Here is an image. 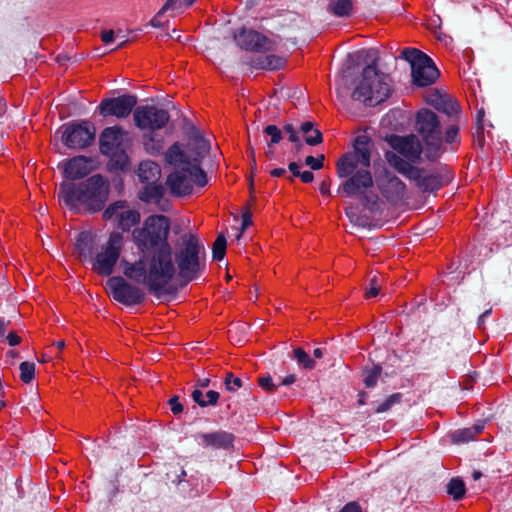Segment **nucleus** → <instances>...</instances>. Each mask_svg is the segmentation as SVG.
Returning a JSON list of instances; mask_svg holds the SVG:
<instances>
[{
    "label": "nucleus",
    "instance_id": "1",
    "mask_svg": "<svg viewBox=\"0 0 512 512\" xmlns=\"http://www.w3.org/2000/svg\"><path fill=\"white\" fill-rule=\"evenodd\" d=\"M169 231L167 217L149 216L141 227L132 232L133 242L142 256L134 262L121 261L123 274L155 295L164 292L176 275L173 248L168 241Z\"/></svg>",
    "mask_w": 512,
    "mask_h": 512
},
{
    "label": "nucleus",
    "instance_id": "2",
    "mask_svg": "<svg viewBox=\"0 0 512 512\" xmlns=\"http://www.w3.org/2000/svg\"><path fill=\"white\" fill-rule=\"evenodd\" d=\"M210 148V142L198 131H193L186 143L177 142L169 147L165 160L174 170L167 178V185L173 194L188 195L194 185L204 187L208 183L201 164Z\"/></svg>",
    "mask_w": 512,
    "mask_h": 512
},
{
    "label": "nucleus",
    "instance_id": "3",
    "mask_svg": "<svg viewBox=\"0 0 512 512\" xmlns=\"http://www.w3.org/2000/svg\"><path fill=\"white\" fill-rule=\"evenodd\" d=\"M373 143L367 135H359L354 141V149L343 155L337 162V174L347 180L339 188L346 196L356 195L367 205H375L378 202L377 194L371 189L374 186L372 175L369 171Z\"/></svg>",
    "mask_w": 512,
    "mask_h": 512
},
{
    "label": "nucleus",
    "instance_id": "4",
    "mask_svg": "<svg viewBox=\"0 0 512 512\" xmlns=\"http://www.w3.org/2000/svg\"><path fill=\"white\" fill-rule=\"evenodd\" d=\"M109 195V184L101 175H93L79 184L64 182L58 191L59 202L75 212L100 211Z\"/></svg>",
    "mask_w": 512,
    "mask_h": 512
},
{
    "label": "nucleus",
    "instance_id": "5",
    "mask_svg": "<svg viewBox=\"0 0 512 512\" xmlns=\"http://www.w3.org/2000/svg\"><path fill=\"white\" fill-rule=\"evenodd\" d=\"M390 91L389 76L379 72L375 65H368L364 68L352 96L355 100L372 106L385 101Z\"/></svg>",
    "mask_w": 512,
    "mask_h": 512
},
{
    "label": "nucleus",
    "instance_id": "6",
    "mask_svg": "<svg viewBox=\"0 0 512 512\" xmlns=\"http://www.w3.org/2000/svg\"><path fill=\"white\" fill-rule=\"evenodd\" d=\"M176 272L181 279L190 282L198 278L205 269V251L197 238L190 235L184 239L183 246L173 253Z\"/></svg>",
    "mask_w": 512,
    "mask_h": 512
},
{
    "label": "nucleus",
    "instance_id": "7",
    "mask_svg": "<svg viewBox=\"0 0 512 512\" xmlns=\"http://www.w3.org/2000/svg\"><path fill=\"white\" fill-rule=\"evenodd\" d=\"M415 129L424 142V153L428 159H436L443 152V137L437 115L422 109L417 113Z\"/></svg>",
    "mask_w": 512,
    "mask_h": 512
},
{
    "label": "nucleus",
    "instance_id": "8",
    "mask_svg": "<svg viewBox=\"0 0 512 512\" xmlns=\"http://www.w3.org/2000/svg\"><path fill=\"white\" fill-rule=\"evenodd\" d=\"M401 54L410 62L413 82L417 86H429L436 81L439 71L429 56L415 48H406Z\"/></svg>",
    "mask_w": 512,
    "mask_h": 512
},
{
    "label": "nucleus",
    "instance_id": "9",
    "mask_svg": "<svg viewBox=\"0 0 512 512\" xmlns=\"http://www.w3.org/2000/svg\"><path fill=\"white\" fill-rule=\"evenodd\" d=\"M124 237L119 232H112L107 242L96 254L93 260V270L102 276L112 274L114 267L119 260L123 247Z\"/></svg>",
    "mask_w": 512,
    "mask_h": 512
},
{
    "label": "nucleus",
    "instance_id": "10",
    "mask_svg": "<svg viewBox=\"0 0 512 512\" xmlns=\"http://www.w3.org/2000/svg\"><path fill=\"white\" fill-rule=\"evenodd\" d=\"M64 145L73 149H82L91 144L95 136V129L88 122L69 123L56 131Z\"/></svg>",
    "mask_w": 512,
    "mask_h": 512
},
{
    "label": "nucleus",
    "instance_id": "11",
    "mask_svg": "<svg viewBox=\"0 0 512 512\" xmlns=\"http://www.w3.org/2000/svg\"><path fill=\"white\" fill-rule=\"evenodd\" d=\"M107 287L113 299L126 306H135L145 299L144 291L122 277H111L107 281Z\"/></svg>",
    "mask_w": 512,
    "mask_h": 512
},
{
    "label": "nucleus",
    "instance_id": "12",
    "mask_svg": "<svg viewBox=\"0 0 512 512\" xmlns=\"http://www.w3.org/2000/svg\"><path fill=\"white\" fill-rule=\"evenodd\" d=\"M135 125L142 130H158L169 121V113L156 106H138L133 114Z\"/></svg>",
    "mask_w": 512,
    "mask_h": 512
},
{
    "label": "nucleus",
    "instance_id": "13",
    "mask_svg": "<svg viewBox=\"0 0 512 512\" xmlns=\"http://www.w3.org/2000/svg\"><path fill=\"white\" fill-rule=\"evenodd\" d=\"M103 218L117 224L123 231H129L131 227L139 223L140 213L138 210L130 208L126 201H117L105 209Z\"/></svg>",
    "mask_w": 512,
    "mask_h": 512
},
{
    "label": "nucleus",
    "instance_id": "14",
    "mask_svg": "<svg viewBox=\"0 0 512 512\" xmlns=\"http://www.w3.org/2000/svg\"><path fill=\"white\" fill-rule=\"evenodd\" d=\"M234 38L239 47L249 51H272L276 46L273 40L251 29H242L238 34L234 35Z\"/></svg>",
    "mask_w": 512,
    "mask_h": 512
},
{
    "label": "nucleus",
    "instance_id": "15",
    "mask_svg": "<svg viewBox=\"0 0 512 512\" xmlns=\"http://www.w3.org/2000/svg\"><path fill=\"white\" fill-rule=\"evenodd\" d=\"M137 99L132 95H122L116 98L103 99L99 105L100 113L103 116H115L117 118L127 117Z\"/></svg>",
    "mask_w": 512,
    "mask_h": 512
},
{
    "label": "nucleus",
    "instance_id": "16",
    "mask_svg": "<svg viewBox=\"0 0 512 512\" xmlns=\"http://www.w3.org/2000/svg\"><path fill=\"white\" fill-rule=\"evenodd\" d=\"M128 133L118 126L107 127L100 135V151L107 156H115L123 151Z\"/></svg>",
    "mask_w": 512,
    "mask_h": 512
},
{
    "label": "nucleus",
    "instance_id": "17",
    "mask_svg": "<svg viewBox=\"0 0 512 512\" xmlns=\"http://www.w3.org/2000/svg\"><path fill=\"white\" fill-rule=\"evenodd\" d=\"M377 185L387 201L398 204L405 198L406 186L396 176L385 175L377 179Z\"/></svg>",
    "mask_w": 512,
    "mask_h": 512
},
{
    "label": "nucleus",
    "instance_id": "18",
    "mask_svg": "<svg viewBox=\"0 0 512 512\" xmlns=\"http://www.w3.org/2000/svg\"><path fill=\"white\" fill-rule=\"evenodd\" d=\"M389 143L393 149L410 160L418 159L420 154L424 152V148H422L418 137L415 135L392 136Z\"/></svg>",
    "mask_w": 512,
    "mask_h": 512
},
{
    "label": "nucleus",
    "instance_id": "19",
    "mask_svg": "<svg viewBox=\"0 0 512 512\" xmlns=\"http://www.w3.org/2000/svg\"><path fill=\"white\" fill-rule=\"evenodd\" d=\"M63 171L68 179L83 178L91 172V160L84 156H76L63 164Z\"/></svg>",
    "mask_w": 512,
    "mask_h": 512
},
{
    "label": "nucleus",
    "instance_id": "20",
    "mask_svg": "<svg viewBox=\"0 0 512 512\" xmlns=\"http://www.w3.org/2000/svg\"><path fill=\"white\" fill-rule=\"evenodd\" d=\"M411 180H414L417 187L423 192L436 191L443 185L442 178L439 174L430 173L422 169H419V175L417 177H411Z\"/></svg>",
    "mask_w": 512,
    "mask_h": 512
},
{
    "label": "nucleus",
    "instance_id": "21",
    "mask_svg": "<svg viewBox=\"0 0 512 512\" xmlns=\"http://www.w3.org/2000/svg\"><path fill=\"white\" fill-rule=\"evenodd\" d=\"M386 160L399 173L403 174L409 179H411V177H417L419 175V168L412 166L409 162H407L394 152H387Z\"/></svg>",
    "mask_w": 512,
    "mask_h": 512
},
{
    "label": "nucleus",
    "instance_id": "22",
    "mask_svg": "<svg viewBox=\"0 0 512 512\" xmlns=\"http://www.w3.org/2000/svg\"><path fill=\"white\" fill-rule=\"evenodd\" d=\"M161 175L159 165L154 161H143L139 165L138 177L142 183L157 182Z\"/></svg>",
    "mask_w": 512,
    "mask_h": 512
},
{
    "label": "nucleus",
    "instance_id": "23",
    "mask_svg": "<svg viewBox=\"0 0 512 512\" xmlns=\"http://www.w3.org/2000/svg\"><path fill=\"white\" fill-rule=\"evenodd\" d=\"M285 59L277 55H260L252 60V65L258 69L276 70L283 67Z\"/></svg>",
    "mask_w": 512,
    "mask_h": 512
},
{
    "label": "nucleus",
    "instance_id": "24",
    "mask_svg": "<svg viewBox=\"0 0 512 512\" xmlns=\"http://www.w3.org/2000/svg\"><path fill=\"white\" fill-rule=\"evenodd\" d=\"M205 445L215 448H227L232 444L233 437L226 432H216L202 435Z\"/></svg>",
    "mask_w": 512,
    "mask_h": 512
},
{
    "label": "nucleus",
    "instance_id": "25",
    "mask_svg": "<svg viewBox=\"0 0 512 512\" xmlns=\"http://www.w3.org/2000/svg\"><path fill=\"white\" fill-rule=\"evenodd\" d=\"M164 188L157 182L146 183L140 192V199L145 202H158L163 196Z\"/></svg>",
    "mask_w": 512,
    "mask_h": 512
},
{
    "label": "nucleus",
    "instance_id": "26",
    "mask_svg": "<svg viewBox=\"0 0 512 512\" xmlns=\"http://www.w3.org/2000/svg\"><path fill=\"white\" fill-rule=\"evenodd\" d=\"M483 430L482 425H475L473 427L464 428L457 430L452 434V440L454 443H466L469 442L481 433Z\"/></svg>",
    "mask_w": 512,
    "mask_h": 512
},
{
    "label": "nucleus",
    "instance_id": "27",
    "mask_svg": "<svg viewBox=\"0 0 512 512\" xmlns=\"http://www.w3.org/2000/svg\"><path fill=\"white\" fill-rule=\"evenodd\" d=\"M300 130L305 136V141L308 145L314 146L322 142V134L318 129L314 128L312 122L307 121L302 123Z\"/></svg>",
    "mask_w": 512,
    "mask_h": 512
},
{
    "label": "nucleus",
    "instance_id": "28",
    "mask_svg": "<svg viewBox=\"0 0 512 512\" xmlns=\"http://www.w3.org/2000/svg\"><path fill=\"white\" fill-rule=\"evenodd\" d=\"M352 0H331L329 10L336 16H348L352 10Z\"/></svg>",
    "mask_w": 512,
    "mask_h": 512
},
{
    "label": "nucleus",
    "instance_id": "29",
    "mask_svg": "<svg viewBox=\"0 0 512 512\" xmlns=\"http://www.w3.org/2000/svg\"><path fill=\"white\" fill-rule=\"evenodd\" d=\"M465 492V484L459 478H452L447 484V493L456 501L462 499Z\"/></svg>",
    "mask_w": 512,
    "mask_h": 512
},
{
    "label": "nucleus",
    "instance_id": "30",
    "mask_svg": "<svg viewBox=\"0 0 512 512\" xmlns=\"http://www.w3.org/2000/svg\"><path fill=\"white\" fill-rule=\"evenodd\" d=\"M194 2L195 0H167L161 8V13H165L169 10L172 12H180L190 7Z\"/></svg>",
    "mask_w": 512,
    "mask_h": 512
},
{
    "label": "nucleus",
    "instance_id": "31",
    "mask_svg": "<svg viewBox=\"0 0 512 512\" xmlns=\"http://www.w3.org/2000/svg\"><path fill=\"white\" fill-rule=\"evenodd\" d=\"M293 354L298 365L304 369L311 370L315 367V361L302 348L294 349Z\"/></svg>",
    "mask_w": 512,
    "mask_h": 512
},
{
    "label": "nucleus",
    "instance_id": "32",
    "mask_svg": "<svg viewBox=\"0 0 512 512\" xmlns=\"http://www.w3.org/2000/svg\"><path fill=\"white\" fill-rule=\"evenodd\" d=\"M92 241L93 239L89 232H82L79 234L76 242V248L80 255L85 256L90 252Z\"/></svg>",
    "mask_w": 512,
    "mask_h": 512
},
{
    "label": "nucleus",
    "instance_id": "33",
    "mask_svg": "<svg viewBox=\"0 0 512 512\" xmlns=\"http://www.w3.org/2000/svg\"><path fill=\"white\" fill-rule=\"evenodd\" d=\"M20 379L24 383H30L35 376V364L32 362H22L20 364Z\"/></svg>",
    "mask_w": 512,
    "mask_h": 512
},
{
    "label": "nucleus",
    "instance_id": "34",
    "mask_svg": "<svg viewBox=\"0 0 512 512\" xmlns=\"http://www.w3.org/2000/svg\"><path fill=\"white\" fill-rule=\"evenodd\" d=\"M381 374L380 366H373L371 369L364 372V384L367 388H372L377 384L378 378Z\"/></svg>",
    "mask_w": 512,
    "mask_h": 512
},
{
    "label": "nucleus",
    "instance_id": "35",
    "mask_svg": "<svg viewBox=\"0 0 512 512\" xmlns=\"http://www.w3.org/2000/svg\"><path fill=\"white\" fill-rule=\"evenodd\" d=\"M226 239L224 235H219L213 244V258L215 260H222L226 252Z\"/></svg>",
    "mask_w": 512,
    "mask_h": 512
},
{
    "label": "nucleus",
    "instance_id": "36",
    "mask_svg": "<svg viewBox=\"0 0 512 512\" xmlns=\"http://www.w3.org/2000/svg\"><path fill=\"white\" fill-rule=\"evenodd\" d=\"M264 132L267 136L270 137V141L268 142V145L271 146L272 144H277L282 139V132L281 130L275 126V125H268L265 127Z\"/></svg>",
    "mask_w": 512,
    "mask_h": 512
},
{
    "label": "nucleus",
    "instance_id": "37",
    "mask_svg": "<svg viewBox=\"0 0 512 512\" xmlns=\"http://www.w3.org/2000/svg\"><path fill=\"white\" fill-rule=\"evenodd\" d=\"M441 110L449 116L457 115L460 111L459 104L453 99L444 100Z\"/></svg>",
    "mask_w": 512,
    "mask_h": 512
},
{
    "label": "nucleus",
    "instance_id": "38",
    "mask_svg": "<svg viewBox=\"0 0 512 512\" xmlns=\"http://www.w3.org/2000/svg\"><path fill=\"white\" fill-rule=\"evenodd\" d=\"M380 287V277L377 275L372 276L369 280V288L366 290V297H376L380 291Z\"/></svg>",
    "mask_w": 512,
    "mask_h": 512
},
{
    "label": "nucleus",
    "instance_id": "39",
    "mask_svg": "<svg viewBox=\"0 0 512 512\" xmlns=\"http://www.w3.org/2000/svg\"><path fill=\"white\" fill-rule=\"evenodd\" d=\"M346 215L350 219V221L358 226H366L367 225V219L363 218L357 213L356 208L350 207L346 209Z\"/></svg>",
    "mask_w": 512,
    "mask_h": 512
},
{
    "label": "nucleus",
    "instance_id": "40",
    "mask_svg": "<svg viewBox=\"0 0 512 512\" xmlns=\"http://www.w3.org/2000/svg\"><path fill=\"white\" fill-rule=\"evenodd\" d=\"M401 399L400 394H393L389 398H387L382 404H380L376 411L377 412H385L389 410L395 403H399Z\"/></svg>",
    "mask_w": 512,
    "mask_h": 512
},
{
    "label": "nucleus",
    "instance_id": "41",
    "mask_svg": "<svg viewBox=\"0 0 512 512\" xmlns=\"http://www.w3.org/2000/svg\"><path fill=\"white\" fill-rule=\"evenodd\" d=\"M225 385L227 390L236 391L242 386V381L238 377H234L232 373H228L225 378Z\"/></svg>",
    "mask_w": 512,
    "mask_h": 512
},
{
    "label": "nucleus",
    "instance_id": "42",
    "mask_svg": "<svg viewBox=\"0 0 512 512\" xmlns=\"http://www.w3.org/2000/svg\"><path fill=\"white\" fill-rule=\"evenodd\" d=\"M459 129L456 125L449 126L445 131V142L458 143L459 142Z\"/></svg>",
    "mask_w": 512,
    "mask_h": 512
},
{
    "label": "nucleus",
    "instance_id": "43",
    "mask_svg": "<svg viewBox=\"0 0 512 512\" xmlns=\"http://www.w3.org/2000/svg\"><path fill=\"white\" fill-rule=\"evenodd\" d=\"M259 386L265 391H274L278 387V383H274L270 376L260 377L258 379Z\"/></svg>",
    "mask_w": 512,
    "mask_h": 512
},
{
    "label": "nucleus",
    "instance_id": "44",
    "mask_svg": "<svg viewBox=\"0 0 512 512\" xmlns=\"http://www.w3.org/2000/svg\"><path fill=\"white\" fill-rule=\"evenodd\" d=\"M283 130L286 134H288L289 141L295 144H298L300 142L298 132L296 131L292 124L284 125Z\"/></svg>",
    "mask_w": 512,
    "mask_h": 512
},
{
    "label": "nucleus",
    "instance_id": "45",
    "mask_svg": "<svg viewBox=\"0 0 512 512\" xmlns=\"http://www.w3.org/2000/svg\"><path fill=\"white\" fill-rule=\"evenodd\" d=\"M306 164L310 166L314 170H318L323 166V157L315 158L313 156H308L305 160Z\"/></svg>",
    "mask_w": 512,
    "mask_h": 512
},
{
    "label": "nucleus",
    "instance_id": "46",
    "mask_svg": "<svg viewBox=\"0 0 512 512\" xmlns=\"http://www.w3.org/2000/svg\"><path fill=\"white\" fill-rule=\"evenodd\" d=\"M252 224V214L249 211H245L242 214V228L240 233L237 236V239H240L242 232L248 228Z\"/></svg>",
    "mask_w": 512,
    "mask_h": 512
},
{
    "label": "nucleus",
    "instance_id": "47",
    "mask_svg": "<svg viewBox=\"0 0 512 512\" xmlns=\"http://www.w3.org/2000/svg\"><path fill=\"white\" fill-rule=\"evenodd\" d=\"M192 398L200 406H202V407H206L207 406L206 400H205V395L203 394L202 391H200L198 389L194 390L193 393H192Z\"/></svg>",
    "mask_w": 512,
    "mask_h": 512
},
{
    "label": "nucleus",
    "instance_id": "48",
    "mask_svg": "<svg viewBox=\"0 0 512 512\" xmlns=\"http://www.w3.org/2000/svg\"><path fill=\"white\" fill-rule=\"evenodd\" d=\"M219 399V393L213 390L208 391L205 394V400L206 404L208 405H215Z\"/></svg>",
    "mask_w": 512,
    "mask_h": 512
},
{
    "label": "nucleus",
    "instance_id": "49",
    "mask_svg": "<svg viewBox=\"0 0 512 512\" xmlns=\"http://www.w3.org/2000/svg\"><path fill=\"white\" fill-rule=\"evenodd\" d=\"M340 512H362L361 507L356 502L346 504Z\"/></svg>",
    "mask_w": 512,
    "mask_h": 512
},
{
    "label": "nucleus",
    "instance_id": "50",
    "mask_svg": "<svg viewBox=\"0 0 512 512\" xmlns=\"http://www.w3.org/2000/svg\"><path fill=\"white\" fill-rule=\"evenodd\" d=\"M6 340L8 342V344L10 346H16L18 344H20L21 342V337L18 336L15 332H10L7 336H6Z\"/></svg>",
    "mask_w": 512,
    "mask_h": 512
},
{
    "label": "nucleus",
    "instance_id": "51",
    "mask_svg": "<svg viewBox=\"0 0 512 512\" xmlns=\"http://www.w3.org/2000/svg\"><path fill=\"white\" fill-rule=\"evenodd\" d=\"M295 381H296V376L294 374H290L284 378H279L278 387L281 385H283V386L292 385L293 383H295Z\"/></svg>",
    "mask_w": 512,
    "mask_h": 512
},
{
    "label": "nucleus",
    "instance_id": "52",
    "mask_svg": "<svg viewBox=\"0 0 512 512\" xmlns=\"http://www.w3.org/2000/svg\"><path fill=\"white\" fill-rule=\"evenodd\" d=\"M114 39V32L112 30H108V31H103L101 33V40L105 43V44H109L113 41Z\"/></svg>",
    "mask_w": 512,
    "mask_h": 512
},
{
    "label": "nucleus",
    "instance_id": "53",
    "mask_svg": "<svg viewBox=\"0 0 512 512\" xmlns=\"http://www.w3.org/2000/svg\"><path fill=\"white\" fill-rule=\"evenodd\" d=\"M169 403L174 414H178L182 411V405L178 402L177 398L170 399Z\"/></svg>",
    "mask_w": 512,
    "mask_h": 512
},
{
    "label": "nucleus",
    "instance_id": "54",
    "mask_svg": "<svg viewBox=\"0 0 512 512\" xmlns=\"http://www.w3.org/2000/svg\"><path fill=\"white\" fill-rule=\"evenodd\" d=\"M164 13H161V9L157 12V14L151 19V25L153 27H162L163 22L161 21V17Z\"/></svg>",
    "mask_w": 512,
    "mask_h": 512
},
{
    "label": "nucleus",
    "instance_id": "55",
    "mask_svg": "<svg viewBox=\"0 0 512 512\" xmlns=\"http://www.w3.org/2000/svg\"><path fill=\"white\" fill-rule=\"evenodd\" d=\"M304 183H310L313 181V173L310 171L300 172L299 176Z\"/></svg>",
    "mask_w": 512,
    "mask_h": 512
},
{
    "label": "nucleus",
    "instance_id": "56",
    "mask_svg": "<svg viewBox=\"0 0 512 512\" xmlns=\"http://www.w3.org/2000/svg\"><path fill=\"white\" fill-rule=\"evenodd\" d=\"M19 357V354L15 350H9L6 353V362L10 364H14L15 359Z\"/></svg>",
    "mask_w": 512,
    "mask_h": 512
},
{
    "label": "nucleus",
    "instance_id": "57",
    "mask_svg": "<svg viewBox=\"0 0 512 512\" xmlns=\"http://www.w3.org/2000/svg\"><path fill=\"white\" fill-rule=\"evenodd\" d=\"M299 168H300V165L296 162H291L289 164V170L293 173V175L295 176H299L300 174V171H299Z\"/></svg>",
    "mask_w": 512,
    "mask_h": 512
},
{
    "label": "nucleus",
    "instance_id": "58",
    "mask_svg": "<svg viewBox=\"0 0 512 512\" xmlns=\"http://www.w3.org/2000/svg\"><path fill=\"white\" fill-rule=\"evenodd\" d=\"M320 192L323 195H329L330 194V186L327 182L323 181L320 185Z\"/></svg>",
    "mask_w": 512,
    "mask_h": 512
},
{
    "label": "nucleus",
    "instance_id": "59",
    "mask_svg": "<svg viewBox=\"0 0 512 512\" xmlns=\"http://www.w3.org/2000/svg\"><path fill=\"white\" fill-rule=\"evenodd\" d=\"M286 173L284 168H275L271 170L270 174L272 177H281Z\"/></svg>",
    "mask_w": 512,
    "mask_h": 512
},
{
    "label": "nucleus",
    "instance_id": "60",
    "mask_svg": "<svg viewBox=\"0 0 512 512\" xmlns=\"http://www.w3.org/2000/svg\"><path fill=\"white\" fill-rule=\"evenodd\" d=\"M6 333V323L3 319L0 318V337H5Z\"/></svg>",
    "mask_w": 512,
    "mask_h": 512
},
{
    "label": "nucleus",
    "instance_id": "61",
    "mask_svg": "<svg viewBox=\"0 0 512 512\" xmlns=\"http://www.w3.org/2000/svg\"><path fill=\"white\" fill-rule=\"evenodd\" d=\"M53 346H55L58 351H62L65 347V342L63 340L55 341Z\"/></svg>",
    "mask_w": 512,
    "mask_h": 512
},
{
    "label": "nucleus",
    "instance_id": "62",
    "mask_svg": "<svg viewBox=\"0 0 512 512\" xmlns=\"http://www.w3.org/2000/svg\"><path fill=\"white\" fill-rule=\"evenodd\" d=\"M313 355H314V357H315V358H317V359L322 358V357H323V351H322V349H321V348H316V349H314V351H313Z\"/></svg>",
    "mask_w": 512,
    "mask_h": 512
},
{
    "label": "nucleus",
    "instance_id": "63",
    "mask_svg": "<svg viewBox=\"0 0 512 512\" xmlns=\"http://www.w3.org/2000/svg\"><path fill=\"white\" fill-rule=\"evenodd\" d=\"M210 380L207 378L198 380V385L202 388H205L209 385Z\"/></svg>",
    "mask_w": 512,
    "mask_h": 512
},
{
    "label": "nucleus",
    "instance_id": "64",
    "mask_svg": "<svg viewBox=\"0 0 512 512\" xmlns=\"http://www.w3.org/2000/svg\"><path fill=\"white\" fill-rule=\"evenodd\" d=\"M491 313V309H488L486 310L485 312H483L481 315H480V320H483L485 319L486 317H488Z\"/></svg>",
    "mask_w": 512,
    "mask_h": 512
}]
</instances>
